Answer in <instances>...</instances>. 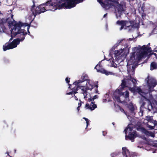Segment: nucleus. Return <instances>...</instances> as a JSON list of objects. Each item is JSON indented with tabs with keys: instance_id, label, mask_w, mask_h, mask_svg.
Wrapping results in <instances>:
<instances>
[{
	"instance_id": "nucleus-1",
	"label": "nucleus",
	"mask_w": 157,
	"mask_h": 157,
	"mask_svg": "<svg viewBox=\"0 0 157 157\" xmlns=\"http://www.w3.org/2000/svg\"><path fill=\"white\" fill-rule=\"evenodd\" d=\"M94 85L92 81L89 79L87 80L86 76H82L81 80L74 82L71 85H69V87L72 89L74 93H77L78 89L81 90V93L82 94L84 98H87V90H91L93 88Z\"/></svg>"
},
{
	"instance_id": "nucleus-2",
	"label": "nucleus",
	"mask_w": 157,
	"mask_h": 157,
	"mask_svg": "<svg viewBox=\"0 0 157 157\" xmlns=\"http://www.w3.org/2000/svg\"><path fill=\"white\" fill-rule=\"evenodd\" d=\"M151 49L147 46H139L132 48V52L130 53V58L127 61L128 71L131 65L137 62L138 61L145 57L148 53L151 52Z\"/></svg>"
},
{
	"instance_id": "nucleus-3",
	"label": "nucleus",
	"mask_w": 157,
	"mask_h": 157,
	"mask_svg": "<svg viewBox=\"0 0 157 157\" xmlns=\"http://www.w3.org/2000/svg\"><path fill=\"white\" fill-rule=\"evenodd\" d=\"M129 52V49L126 47L125 48H122L120 50L114 51L113 54L110 53L107 58L108 61L110 63V65L115 67H117L119 62L123 60L122 58H125Z\"/></svg>"
},
{
	"instance_id": "nucleus-4",
	"label": "nucleus",
	"mask_w": 157,
	"mask_h": 157,
	"mask_svg": "<svg viewBox=\"0 0 157 157\" xmlns=\"http://www.w3.org/2000/svg\"><path fill=\"white\" fill-rule=\"evenodd\" d=\"M101 6L105 10H108L113 6L115 7V13L116 17H120L125 10V5H121L118 2V0H97Z\"/></svg>"
},
{
	"instance_id": "nucleus-5",
	"label": "nucleus",
	"mask_w": 157,
	"mask_h": 157,
	"mask_svg": "<svg viewBox=\"0 0 157 157\" xmlns=\"http://www.w3.org/2000/svg\"><path fill=\"white\" fill-rule=\"evenodd\" d=\"M145 80L147 82L148 89L146 91L142 92L140 88L138 87H134L132 88H130L129 89V90L134 94H135L136 92H138L142 97L146 98L145 95L147 93L153 90L154 87L157 84V82L155 79L152 78L150 77L149 76H148Z\"/></svg>"
},
{
	"instance_id": "nucleus-6",
	"label": "nucleus",
	"mask_w": 157,
	"mask_h": 157,
	"mask_svg": "<svg viewBox=\"0 0 157 157\" xmlns=\"http://www.w3.org/2000/svg\"><path fill=\"white\" fill-rule=\"evenodd\" d=\"M126 81L124 80L122 81L121 87L118 90L113 92V98L115 101L121 103L127 102L129 100L128 91L126 90L125 92L121 91L125 85Z\"/></svg>"
},
{
	"instance_id": "nucleus-7",
	"label": "nucleus",
	"mask_w": 157,
	"mask_h": 157,
	"mask_svg": "<svg viewBox=\"0 0 157 157\" xmlns=\"http://www.w3.org/2000/svg\"><path fill=\"white\" fill-rule=\"evenodd\" d=\"M23 25L22 23L19 22H16L13 25V27L11 29V38L10 40H12L13 38L17 34H19V37L21 40L23 41L25 39V36L27 34L26 31L22 29L23 28Z\"/></svg>"
},
{
	"instance_id": "nucleus-8",
	"label": "nucleus",
	"mask_w": 157,
	"mask_h": 157,
	"mask_svg": "<svg viewBox=\"0 0 157 157\" xmlns=\"http://www.w3.org/2000/svg\"><path fill=\"white\" fill-rule=\"evenodd\" d=\"M23 25L22 23L19 22H16L13 25V27L11 29V38L10 40H12L13 38L17 34H19V37L21 40L23 41L25 39V36L27 34L26 31L22 29L23 28Z\"/></svg>"
},
{
	"instance_id": "nucleus-9",
	"label": "nucleus",
	"mask_w": 157,
	"mask_h": 157,
	"mask_svg": "<svg viewBox=\"0 0 157 157\" xmlns=\"http://www.w3.org/2000/svg\"><path fill=\"white\" fill-rule=\"evenodd\" d=\"M130 125H128L127 128L124 130V131L126 134L125 139L127 140L129 139L132 142H133V140L136 137L137 135L136 132L132 131V128L130 127Z\"/></svg>"
},
{
	"instance_id": "nucleus-10",
	"label": "nucleus",
	"mask_w": 157,
	"mask_h": 157,
	"mask_svg": "<svg viewBox=\"0 0 157 157\" xmlns=\"http://www.w3.org/2000/svg\"><path fill=\"white\" fill-rule=\"evenodd\" d=\"M21 38H18L13 40V41L9 44L6 43L3 46V50L4 51H6L8 49L13 48L17 47L20 43Z\"/></svg>"
},
{
	"instance_id": "nucleus-11",
	"label": "nucleus",
	"mask_w": 157,
	"mask_h": 157,
	"mask_svg": "<svg viewBox=\"0 0 157 157\" xmlns=\"http://www.w3.org/2000/svg\"><path fill=\"white\" fill-rule=\"evenodd\" d=\"M116 24L119 26H121L120 29L122 30L123 29H126L128 28L130 29L132 27L131 23L130 22L125 21H117Z\"/></svg>"
},
{
	"instance_id": "nucleus-12",
	"label": "nucleus",
	"mask_w": 157,
	"mask_h": 157,
	"mask_svg": "<svg viewBox=\"0 0 157 157\" xmlns=\"http://www.w3.org/2000/svg\"><path fill=\"white\" fill-rule=\"evenodd\" d=\"M101 63H99L94 68L97 70L98 72H101L107 75H114V74L112 72L108 71L103 68H101Z\"/></svg>"
},
{
	"instance_id": "nucleus-13",
	"label": "nucleus",
	"mask_w": 157,
	"mask_h": 157,
	"mask_svg": "<svg viewBox=\"0 0 157 157\" xmlns=\"http://www.w3.org/2000/svg\"><path fill=\"white\" fill-rule=\"evenodd\" d=\"M91 102L90 104L87 103L86 105L85 108L86 109H89L90 110H93L96 108H97V105H96L94 104L93 101H91Z\"/></svg>"
},
{
	"instance_id": "nucleus-14",
	"label": "nucleus",
	"mask_w": 157,
	"mask_h": 157,
	"mask_svg": "<svg viewBox=\"0 0 157 157\" xmlns=\"http://www.w3.org/2000/svg\"><path fill=\"white\" fill-rule=\"evenodd\" d=\"M122 154L124 157H131L132 155L130 154L128 150L124 147L122 148Z\"/></svg>"
},
{
	"instance_id": "nucleus-15",
	"label": "nucleus",
	"mask_w": 157,
	"mask_h": 157,
	"mask_svg": "<svg viewBox=\"0 0 157 157\" xmlns=\"http://www.w3.org/2000/svg\"><path fill=\"white\" fill-rule=\"evenodd\" d=\"M132 70H133L132 71V74L130 76L129 79L132 82H133V83L134 84H136V79L133 78V77H132L134 75V67L133 65H132Z\"/></svg>"
},
{
	"instance_id": "nucleus-16",
	"label": "nucleus",
	"mask_w": 157,
	"mask_h": 157,
	"mask_svg": "<svg viewBox=\"0 0 157 157\" xmlns=\"http://www.w3.org/2000/svg\"><path fill=\"white\" fill-rule=\"evenodd\" d=\"M128 107L130 109L132 115L133 116L135 114V108L132 105L131 103H130L128 105Z\"/></svg>"
},
{
	"instance_id": "nucleus-17",
	"label": "nucleus",
	"mask_w": 157,
	"mask_h": 157,
	"mask_svg": "<svg viewBox=\"0 0 157 157\" xmlns=\"http://www.w3.org/2000/svg\"><path fill=\"white\" fill-rule=\"evenodd\" d=\"M142 132L147 135L151 136L154 137L155 136V134L151 132L148 131L144 128L141 129Z\"/></svg>"
},
{
	"instance_id": "nucleus-18",
	"label": "nucleus",
	"mask_w": 157,
	"mask_h": 157,
	"mask_svg": "<svg viewBox=\"0 0 157 157\" xmlns=\"http://www.w3.org/2000/svg\"><path fill=\"white\" fill-rule=\"evenodd\" d=\"M152 142V143H151L150 144L153 147H155L156 148L154 151H152V152L153 153L157 152V141H154Z\"/></svg>"
},
{
	"instance_id": "nucleus-19",
	"label": "nucleus",
	"mask_w": 157,
	"mask_h": 157,
	"mask_svg": "<svg viewBox=\"0 0 157 157\" xmlns=\"http://www.w3.org/2000/svg\"><path fill=\"white\" fill-rule=\"evenodd\" d=\"M157 68V64L155 62H152L151 64V70H152L153 69H156Z\"/></svg>"
},
{
	"instance_id": "nucleus-20",
	"label": "nucleus",
	"mask_w": 157,
	"mask_h": 157,
	"mask_svg": "<svg viewBox=\"0 0 157 157\" xmlns=\"http://www.w3.org/2000/svg\"><path fill=\"white\" fill-rule=\"evenodd\" d=\"M69 85H71V84H69ZM69 88L72 90V91H71V92H70L67 93V94H73V93L74 94H75V93H74V91L72 90V89H71L69 87ZM74 98L75 99V100H78V99L77 98V97L76 96H75V94H74Z\"/></svg>"
},
{
	"instance_id": "nucleus-21",
	"label": "nucleus",
	"mask_w": 157,
	"mask_h": 157,
	"mask_svg": "<svg viewBox=\"0 0 157 157\" xmlns=\"http://www.w3.org/2000/svg\"><path fill=\"white\" fill-rule=\"evenodd\" d=\"M98 96L97 95H94L92 99H89V102H90L91 101H93L94 100L96 99H97L98 98Z\"/></svg>"
},
{
	"instance_id": "nucleus-22",
	"label": "nucleus",
	"mask_w": 157,
	"mask_h": 157,
	"mask_svg": "<svg viewBox=\"0 0 157 157\" xmlns=\"http://www.w3.org/2000/svg\"><path fill=\"white\" fill-rule=\"evenodd\" d=\"M83 119H84L86 122V128H87L88 127V126L89 125V120L87 118H85V117H83Z\"/></svg>"
},
{
	"instance_id": "nucleus-23",
	"label": "nucleus",
	"mask_w": 157,
	"mask_h": 157,
	"mask_svg": "<svg viewBox=\"0 0 157 157\" xmlns=\"http://www.w3.org/2000/svg\"><path fill=\"white\" fill-rule=\"evenodd\" d=\"M119 108H120V110L122 112H124V113H125V114L126 115L127 117L128 118V119H129L128 115H127V114L124 111V110L123 109H122L121 108H120V107H119Z\"/></svg>"
},
{
	"instance_id": "nucleus-24",
	"label": "nucleus",
	"mask_w": 157,
	"mask_h": 157,
	"mask_svg": "<svg viewBox=\"0 0 157 157\" xmlns=\"http://www.w3.org/2000/svg\"><path fill=\"white\" fill-rule=\"evenodd\" d=\"M27 24V25H25V26H27V30L29 34H30V33L29 32V24Z\"/></svg>"
},
{
	"instance_id": "nucleus-25",
	"label": "nucleus",
	"mask_w": 157,
	"mask_h": 157,
	"mask_svg": "<svg viewBox=\"0 0 157 157\" xmlns=\"http://www.w3.org/2000/svg\"><path fill=\"white\" fill-rule=\"evenodd\" d=\"M70 78H67L65 80L66 82L67 83H69L70 82Z\"/></svg>"
},
{
	"instance_id": "nucleus-26",
	"label": "nucleus",
	"mask_w": 157,
	"mask_h": 157,
	"mask_svg": "<svg viewBox=\"0 0 157 157\" xmlns=\"http://www.w3.org/2000/svg\"><path fill=\"white\" fill-rule=\"evenodd\" d=\"M148 127L150 129H154V128H153L154 127H153V126H151V125H148Z\"/></svg>"
},
{
	"instance_id": "nucleus-27",
	"label": "nucleus",
	"mask_w": 157,
	"mask_h": 157,
	"mask_svg": "<svg viewBox=\"0 0 157 157\" xmlns=\"http://www.w3.org/2000/svg\"><path fill=\"white\" fill-rule=\"evenodd\" d=\"M151 117H147L146 120L148 121L149 122H150V120H151Z\"/></svg>"
},
{
	"instance_id": "nucleus-28",
	"label": "nucleus",
	"mask_w": 157,
	"mask_h": 157,
	"mask_svg": "<svg viewBox=\"0 0 157 157\" xmlns=\"http://www.w3.org/2000/svg\"><path fill=\"white\" fill-rule=\"evenodd\" d=\"M151 55H153L155 57L156 59H157V55L155 53H152L151 54Z\"/></svg>"
},
{
	"instance_id": "nucleus-29",
	"label": "nucleus",
	"mask_w": 157,
	"mask_h": 157,
	"mask_svg": "<svg viewBox=\"0 0 157 157\" xmlns=\"http://www.w3.org/2000/svg\"><path fill=\"white\" fill-rule=\"evenodd\" d=\"M78 107H80V106H81V102L80 101V102H79L78 103Z\"/></svg>"
},
{
	"instance_id": "nucleus-30",
	"label": "nucleus",
	"mask_w": 157,
	"mask_h": 157,
	"mask_svg": "<svg viewBox=\"0 0 157 157\" xmlns=\"http://www.w3.org/2000/svg\"><path fill=\"white\" fill-rule=\"evenodd\" d=\"M103 135L104 136H105V135L107 133V132H105V131H103Z\"/></svg>"
},
{
	"instance_id": "nucleus-31",
	"label": "nucleus",
	"mask_w": 157,
	"mask_h": 157,
	"mask_svg": "<svg viewBox=\"0 0 157 157\" xmlns=\"http://www.w3.org/2000/svg\"><path fill=\"white\" fill-rule=\"evenodd\" d=\"M157 125V121H155V124H154V125Z\"/></svg>"
},
{
	"instance_id": "nucleus-32",
	"label": "nucleus",
	"mask_w": 157,
	"mask_h": 157,
	"mask_svg": "<svg viewBox=\"0 0 157 157\" xmlns=\"http://www.w3.org/2000/svg\"><path fill=\"white\" fill-rule=\"evenodd\" d=\"M124 41H125V40L124 39L121 40V42H120V43H122V42H123Z\"/></svg>"
},
{
	"instance_id": "nucleus-33",
	"label": "nucleus",
	"mask_w": 157,
	"mask_h": 157,
	"mask_svg": "<svg viewBox=\"0 0 157 157\" xmlns=\"http://www.w3.org/2000/svg\"><path fill=\"white\" fill-rule=\"evenodd\" d=\"M79 109H80L79 107H78L77 108V110H78V111H79Z\"/></svg>"
},
{
	"instance_id": "nucleus-34",
	"label": "nucleus",
	"mask_w": 157,
	"mask_h": 157,
	"mask_svg": "<svg viewBox=\"0 0 157 157\" xmlns=\"http://www.w3.org/2000/svg\"><path fill=\"white\" fill-rule=\"evenodd\" d=\"M107 13L105 14H104V15L103 17H106V16L107 15Z\"/></svg>"
},
{
	"instance_id": "nucleus-35",
	"label": "nucleus",
	"mask_w": 157,
	"mask_h": 157,
	"mask_svg": "<svg viewBox=\"0 0 157 157\" xmlns=\"http://www.w3.org/2000/svg\"><path fill=\"white\" fill-rule=\"evenodd\" d=\"M95 86L97 88L98 87V84H97V85H95Z\"/></svg>"
},
{
	"instance_id": "nucleus-36",
	"label": "nucleus",
	"mask_w": 157,
	"mask_h": 157,
	"mask_svg": "<svg viewBox=\"0 0 157 157\" xmlns=\"http://www.w3.org/2000/svg\"><path fill=\"white\" fill-rule=\"evenodd\" d=\"M155 104L156 105V106H157V102H156V101H155Z\"/></svg>"
},
{
	"instance_id": "nucleus-37",
	"label": "nucleus",
	"mask_w": 157,
	"mask_h": 157,
	"mask_svg": "<svg viewBox=\"0 0 157 157\" xmlns=\"http://www.w3.org/2000/svg\"><path fill=\"white\" fill-rule=\"evenodd\" d=\"M105 97H107L108 96V95L107 94H106V95H105Z\"/></svg>"
},
{
	"instance_id": "nucleus-38",
	"label": "nucleus",
	"mask_w": 157,
	"mask_h": 157,
	"mask_svg": "<svg viewBox=\"0 0 157 157\" xmlns=\"http://www.w3.org/2000/svg\"><path fill=\"white\" fill-rule=\"evenodd\" d=\"M11 17L12 18H13V15H11Z\"/></svg>"
},
{
	"instance_id": "nucleus-39",
	"label": "nucleus",
	"mask_w": 157,
	"mask_h": 157,
	"mask_svg": "<svg viewBox=\"0 0 157 157\" xmlns=\"http://www.w3.org/2000/svg\"><path fill=\"white\" fill-rule=\"evenodd\" d=\"M98 90H96V93H98Z\"/></svg>"
},
{
	"instance_id": "nucleus-40",
	"label": "nucleus",
	"mask_w": 157,
	"mask_h": 157,
	"mask_svg": "<svg viewBox=\"0 0 157 157\" xmlns=\"http://www.w3.org/2000/svg\"><path fill=\"white\" fill-rule=\"evenodd\" d=\"M129 40H132V39H131V38H129Z\"/></svg>"
},
{
	"instance_id": "nucleus-41",
	"label": "nucleus",
	"mask_w": 157,
	"mask_h": 157,
	"mask_svg": "<svg viewBox=\"0 0 157 157\" xmlns=\"http://www.w3.org/2000/svg\"><path fill=\"white\" fill-rule=\"evenodd\" d=\"M1 31H2V30L0 28V32H1Z\"/></svg>"
},
{
	"instance_id": "nucleus-42",
	"label": "nucleus",
	"mask_w": 157,
	"mask_h": 157,
	"mask_svg": "<svg viewBox=\"0 0 157 157\" xmlns=\"http://www.w3.org/2000/svg\"><path fill=\"white\" fill-rule=\"evenodd\" d=\"M155 51L157 52V50H156Z\"/></svg>"
},
{
	"instance_id": "nucleus-43",
	"label": "nucleus",
	"mask_w": 157,
	"mask_h": 157,
	"mask_svg": "<svg viewBox=\"0 0 157 157\" xmlns=\"http://www.w3.org/2000/svg\"><path fill=\"white\" fill-rule=\"evenodd\" d=\"M1 14V12H0V14Z\"/></svg>"
},
{
	"instance_id": "nucleus-44",
	"label": "nucleus",
	"mask_w": 157,
	"mask_h": 157,
	"mask_svg": "<svg viewBox=\"0 0 157 157\" xmlns=\"http://www.w3.org/2000/svg\"><path fill=\"white\" fill-rule=\"evenodd\" d=\"M151 106H152V104H151Z\"/></svg>"
}]
</instances>
